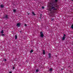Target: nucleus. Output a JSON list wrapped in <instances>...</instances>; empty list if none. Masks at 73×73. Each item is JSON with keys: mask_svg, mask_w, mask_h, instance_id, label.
Returning <instances> with one entry per match:
<instances>
[{"mask_svg": "<svg viewBox=\"0 0 73 73\" xmlns=\"http://www.w3.org/2000/svg\"><path fill=\"white\" fill-rule=\"evenodd\" d=\"M0 7L1 8H3L4 7V5H0Z\"/></svg>", "mask_w": 73, "mask_h": 73, "instance_id": "obj_6", "label": "nucleus"}, {"mask_svg": "<svg viewBox=\"0 0 73 73\" xmlns=\"http://www.w3.org/2000/svg\"><path fill=\"white\" fill-rule=\"evenodd\" d=\"M44 7L42 6V9H44Z\"/></svg>", "mask_w": 73, "mask_h": 73, "instance_id": "obj_17", "label": "nucleus"}, {"mask_svg": "<svg viewBox=\"0 0 73 73\" xmlns=\"http://www.w3.org/2000/svg\"><path fill=\"white\" fill-rule=\"evenodd\" d=\"M4 61H7V60H6V59H5L4 60Z\"/></svg>", "mask_w": 73, "mask_h": 73, "instance_id": "obj_20", "label": "nucleus"}, {"mask_svg": "<svg viewBox=\"0 0 73 73\" xmlns=\"http://www.w3.org/2000/svg\"><path fill=\"white\" fill-rule=\"evenodd\" d=\"M25 26L26 27L27 26V25L26 24H25Z\"/></svg>", "mask_w": 73, "mask_h": 73, "instance_id": "obj_21", "label": "nucleus"}, {"mask_svg": "<svg viewBox=\"0 0 73 73\" xmlns=\"http://www.w3.org/2000/svg\"><path fill=\"white\" fill-rule=\"evenodd\" d=\"M33 52V50H31L30 51V53H32V52Z\"/></svg>", "mask_w": 73, "mask_h": 73, "instance_id": "obj_11", "label": "nucleus"}, {"mask_svg": "<svg viewBox=\"0 0 73 73\" xmlns=\"http://www.w3.org/2000/svg\"><path fill=\"white\" fill-rule=\"evenodd\" d=\"M1 33H3V30H2L1 31Z\"/></svg>", "mask_w": 73, "mask_h": 73, "instance_id": "obj_16", "label": "nucleus"}, {"mask_svg": "<svg viewBox=\"0 0 73 73\" xmlns=\"http://www.w3.org/2000/svg\"><path fill=\"white\" fill-rule=\"evenodd\" d=\"M36 72H38V69L36 70Z\"/></svg>", "mask_w": 73, "mask_h": 73, "instance_id": "obj_14", "label": "nucleus"}, {"mask_svg": "<svg viewBox=\"0 0 73 73\" xmlns=\"http://www.w3.org/2000/svg\"><path fill=\"white\" fill-rule=\"evenodd\" d=\"M21 25V24L20 23H18L17 24V27H19Z\"/></svg>", "mask_w": 73, "mask_h": 73, "instance_id": "obj_3", "label": "nucleus"}, {"mask_svg": "<svg viewBox=\"0 0 73 73\" xmlns=\"http://www.w3.org/2000/svg\"><path fill=\"white\" fill-rule=\"evenodd\" d=\"M48 55L49 56L48 58H50V57H51V54H50V53H49L48 54Z\"/></svg>", "mask_w": 73, "mask_h": 73, "instance_id": "obj_4", "label": "nucleus"}, {"mask_svg": "<svg viewBox=\"0 0 73 73\" xmlns=\"http://www.w3.org/2000/svg\"><path fill=\"white\" fill-rule=\"evenodd\" d=\"M17 35H15V39H17Z\"/></svg>", "mask_w": 73, "mask_h": 73, "instance_id": "obj_10", "label": "nucleus"}, {"mask_svg": "<svg viewBox=\"0 0 73 73\" xmlns=\"http://www.w3.org/2000/svg\"><path fill=\"white\" fill-rule=\"evenodd\" d=\"M43 54H45V52L44 50H43Z\"/></svg>", "mask_w": 73, "mask_h": 73, "instance_id": "obj_5", "label": "nucleus"}, {"mask_svg": "<svg viewBox=\"0 0 73 73\" xmlns=\"http://www.w3.org/2000/svg\"><path fill=\"white\" fill-rule=\"evenodd\" d=\"M13 69H15V67H13Z\"/></svg>", "mask_w": 73, "mask_h": 73, "instance_id": "obj_19", "label": "nucleus"}, {"mask_svg": "<svg viewBox=\"0 0 73 73\" xmlns=\"http://www.w3.org/2000/svg\"><path fill=\"white\" fill-rule=\"evenodd\" d=\"M71 28L72 29H73V24L72 25L71 27Z\"/></svg>", "mask_w": 73, "mask_h": 73, "instance_id": "obj_12", "label": "nucleus"}, {"mask_svg": "<svg viewBox=\"0 0 73 73\" xmlns=\"http://www.w3.org/2000/svg\"><path fill=\"white\" fill-rule=\"evenodd\" d=\"M5 17L6 19H7L8 18V15H6L5 16Z\"/></svg>", "mask_w": 73, "mask_h": 73, "instance_id": "obj_7", "label": "nucleus"}, {"mask_svg": "<svg viewBox=\"0 0 73 73\" xmlns=\"http://www.w3.org/2000/svg\"><path fill=\"white\" fill-rule=\"evenodd\" d=\"M65 36H66V35H65V34H64V36L63 37H65Z\"/></svg>", "mask_w": 73, "mask_h": 73, "instance_id": "obj_18", "label": "nucleus"}, {"mask_svg": "<svg viewBox=\"0 0 73 73\" xmlns=\"http://www.w3.org/2000/svg\"><path fill=\"white\" fill-rule=\"evenodd\" d=\"M50 71H52V68H50Z\"/></svg>", "mask_w": 73, "mask_h": 73, "instance_id": "obj_15", "label": "nucleus"}, {"mask_svg": "<svg viewBox=\"0 0 73 73\" xmlns=\"http://www.w3.org/2000/svg\"><path fill=\"white\" fill-rule=\"evenodd\" d=\"M40 36L41 37H44V34H43L42 32H40Z\"/></svg>", "mask_w": 73, "mask_h": 73, "instance_id": "obj_2", "label": "nucleus"}, {"mask_svg": "<svg viewBox=\"0 0 73 73\" xmlns=\"http://www.w3.org/2000/svg\"><path fill=\"white\" fill-rule=\"evenodd\" d=\"M2 36H4V34L2 35Z\"/></svg>", "mask_w": 73, "mask_h": 73, "instance_id": "obj_23", "label": "nucleus"}, {"mask_svg": "<svg viewBox=\"0 0 73 73\" xmlns=\"http://www.w3.org/2000/svg\"><path fill=\"white\" fill-rule=\"evenodd\" d=\"M65 37L64 36H63L62 38V40H65Z\"/></svg>", "mask_w": 73, "mask_h": 73, "instance_id": "obj_8", "label": "nucleus"}, {"mask_svg": "<svg viewBox=\"0 0 73 73\" xmlns=\"http://www.w3.org/2000/svg\"><path fill=\"white\" fill-rule=\"evenodd\" d=\"M32 14L33 15H35V13L34 12H32Z\"/></svg>", "mask_w": 73, "mask_h": 73, "instance_id": "obj_13", "label": "nucleus"}, {"mask_svg": "<svg viewBox=\"0 0 73 73\" xmlns=\"http://www.w3.org/2000/svg\"><path fill=\"white\" fill-rule=\"evenodd\" d=\"M9 73H12V72H9Z\"/></svg>", "mask_w": 73, "mask_h": 73, "instance_id": "obj_24", "label": "nucleus"}, {"mask_svg": "<svg viewBox=\"0 0 73 73\" xmlns=\"http://www.w3.org/2000/svg\"><path fill=\"white\" fill-rule=\"evenodd\" d=\"M57 0H55V2H57Z\"/></svg>", "mask_w": 73, "mask_h": 73, "instance_id": "obj_22", "label": "nucleus"}, {"mask_svg": "<svg viewBox=\"0 0 73 73\" xmlns=\"http://www.w3.org/2000/svg\"><path fill=\"white\" fill-rule=\"evenodd\" d=\"M13 12L14 13H15L16 12V10L14 9V10H13Z\"/></svg>", "mask_w": 73, "mask_h": 73, "instance_id": "obj_9", "label": "nucleus"}, {"mask_svg": "<svg viewBox=\"0 0 73 73\" xmlns=\"http://www.w3.org/2000/svg\"><path fill=\"white\" fill-rule=\"evenodd\" d=\"M51 9H53V10H57V9H55V7H52L51 9H50V11H52Z\"/></svg>", "mask_w": 73, "mask_h": 73, "instance_id": "obj_1", "label": "nucleus"}]
</instances>
